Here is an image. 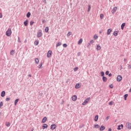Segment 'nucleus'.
Masks as SVG:
<instances>
[{
    "label": "nucleus",
    "mask_w": 131,
    "mask_h": 131,
    "mask_svg": "<svg viewBox=\"0 0 131 131\" xmlns=\"http://www.w3.org/2000/svg\"><path fill=\"white\" fill-rule=\"evenodd\" d=\"M6 34L7 35V36H11V34H12V30H11V29L9 28L6 33Z\"/></svg>",
    "instance_id": "nucleus-1"
},
{
    "label": "nucleus",
    "mask_w": 131,
    "mask_h": 131,
    "mask_svg": "<svg viewBox=\"0 0 131 131\" xmlns=\"http://www.w3.org/2000/svg\"><path fill=\"white\" fill-rule=\"evenodd\" d=\"M91 100V97H88L82 103L83 106L86 105Z\"/></svg>",
    "instance_id": "nucleus-2"
},
{
    "label": "nucleus",
    "mask_w": 131,
    "mask_h": 131,
    "mask_svg": "<svg viewBox=\"0 0 131 131\" xmlns=\"http://www.w3.org/2000/svg\"><path fill=\"white\" fill-rule=\"evenodd\" d=\"M126 127L128 128V129H131V123L130 122L126 123Z\"/></svg>",
    "instance_id": "nucleus-3"
},
{
    "label": "nucleus",
    "mask_w": 131,
    "mask_h": 131,
    "mask_svg": "<svg viewBox=\"0 0 131 131\" xmlns=\"http://www.w3.org/2000/svg\"><path fill=\"white\" fill-rule=\"evenodd\" d=\"M52 54H53V52H52V51H49L47 53L48 58H51V57H52Z\"/></svg>",
    "instance_id": "nucleus-4"
},
{
    "label": "nucleus",
    "mask_w": 131,
    "mask_h": 131,
    "mask_svg": "<svg viewBox=\"0 0 131 131\" xmlns=\"http://www.w3.org/2000/svg\"><path fill=\"white\" fill-rule=\"evenodd\" d=\"M121 80H122V77L120 75H118L117 77V81L119 82Z\"/></svg>",
    "instance_id": "nucleus-5"
},
{
    "label": "nucleus",
    "mask_w": 131,
    "mask_h": 131,
    "mask_svg": "<svg viewBox=\"0 0 131 131\" xmlns=\"http://www.w3.org/2000/svg\"><path fill=\"white\" fill-rule=\"evenodd\" d=\"M116 11H117V7H114L113 10H112V14H114V13H115Z\"/></svg>",
    "instance_id": "nucleus-6"
},
{
    "label": "nucleus",
    "mask_w": 131,
    "mask_h": 131,
    "mask_svg": "<svg viewBox=\"0 0 131 131\" xmlns=\"http://www.w3.org/2000/svg\"><path fill=\"white\" fill-rule=\"evenodd\" d=\"M57 128V126L56 125V124H52L51 125V129H55Z\"/></svg>",
    "instance_id": "nucleus-7"
},
{
    "label": "nucleus",
    "mask_w": 131,
    "mask_h": 131,
    "mask_svg": "<svg viewBox=\"0 0 131 131\" xmlns=\"http://www.w3.org/2000/svg\"><path fill=\"white\" fill-rule=\"evenodd\" d=\"M72 101H75L76 100H77V96L76 95H74L72 97Z\"/></svg>",
    "instance_id": "nucleus-8"
},
{
    "label": "nucleus",
    "mask_w": 131,
    "mask_h": 131,
    "mask_svg": "<svg viewBox=\"0 0 131 131\" xmlns=\"http://www.w3.org/2000/svg\"><path fill=\"white\" fill-rule=\"evenodd\" d=\"M42 35V33H41V32H39L37 33V37H40Z\"/></svg>",
    "instance_id": "nucleus-9"
},
{
    "label": "nucleus",
    "mask_w": 131,
    "mask_h": 131,
    "mask_svg": "<svg viewBox=\"0 0 131 131\" xmlns=\"http://www.w3.org/2000/svg\"><path fill=\"white\" fill-rule=\"evenodd\" d=\"M111 32H112V29H108L107 33V35H109V34H110V33H111Z\"/></svg>",
    "instance_id": "nucleus-10"
},
{
    "label": "nucleus",
    "mask_w": 131,
    "mask_h": 131,
    "mask_svg": "<svg viewBox=\"0 0 131 131\" xmlns=\"http://www.w3.org/2000/svg\"><path fill=\"white\" fill-rule=\"evenodd\" d=\"M47 119H48V118H47V117H44L43 118V119L42 120V123H45V122H46V121H47Z\"/></svg>",
    "instance_id": "nucleus-11"
},
{
    "label": "nucleus",
    "mask_w": 131,
    "mask_h": 131,
    "mask_svg": "<svg viewBox=\"0 0 131 131\" xmlns=\"http://www.w3.org/2000/svg\"><path fill=\"white\" fill-rule=\"evenodd\" d=\"M82 38H80L79 40L78 41V45H81V43H82Z\"/></svg>",
    "instance_id": "nucleus-12"
},
{
    "label": "nucleus",
    "mask_w": 131,
    "mask_h": 131,
    "mask_svg": "<svg viewBox=\"0 0 131 131\" xmlns=\"http://www.w3.org/2000/svg\"><path fill=\"white\" fill-rule=\"evenodd\" d=\"M101 49H102V47H101V46L97 45V48H96V50L97 51H100V50H101Z\"/></svg>",
    "instance_id": "nucleus-13"
},
{
    "label": "nucleus",
    "mask_w": 131,
    "mask_h": 131,
    "mask_svg": "<svg viewBox=\"0 0 131 131\" xmlns=\"http://www.w3.org/2000/svg\"><path fill=\"white\" fill-rule=\"evenodd\" d=\"M43 129H45V128H48V124H43L42 125Z\"/></svg>",
    "instance_id": "nucleus-14"
},
{
    "label": "nucleus",
    "mask_w": 131,
    "mask_h": 131,
    "mask_svg": "<svg viewBox=\"0 0 131 131\" xmlns=\"http://www.w3.org/2000/svg\"><path fill=\"white\" fill-rule=\"evenodd\" d=\"M120 127H121V128H120ZM121 128H123V124H121V125L118 126V129L119 130H120V129H121Z\"/></svg>",
    "instance_id": "nucleus-15"
},
{
    "label": "nucleus",
    "mask_w": 131,
    "mask_h": 131,
    "mask_svg": "<svg viewBox=\"0 0 131 131\" xmlns=\"http://www.w3.org/2000/svg\"><path fill=\"white\" fill-rule=\"evenodd\" d=\"M25 26H27L28 25V20L27 19L24 22Z\"/></svg>",
    "instance_id": "nucleus-16"
},
{
    "label": "nucleus",
    "mask_w": 131,
    "mask_h": 131,
    "mask_svg": "<svg viewBox=\"0 0 131 131\" xmlns=\"http://www.w3.org/2000/svg\"><path fill=\"white\" fill-rule=\"evenodd\" d=\"M6 95V92L3 91L1 93V97H5Z\"/></svg>",
    "instance_id": "nucleus-17"
},
{
    "label": "nucleus",
    "mask_w": 131,
    "mask_h": 131,
    "mask_svg": "<svg viewBox=\"0 0 131 131\" xmlns=\"http://www.w3.org/2000/svg\"><path fill=\"white\" fill-rule=\"evenodd\" d=\"M98 119H99V116L98 115L95 116V119H94L95 121H98Z\"/></svg>",
    "instance_id": "nucleus-18"
},
{
    "label": "nucleus",
    "mask_w": 131,
    "mask_h": 131,
    "mask_svg": "<svg viewBox=\"0 0 131 131\" xmlns=\"http://www.w3.org/2000/svg\"><path fill=\"white\" fill-rule=\"evenodd\" d=\"M124 26H125V23H123L121 26L122 30H123V28H124Z\"/></svg>",
    "instance_id": "nucleus-19"
},
{
    "label": "nucleus",
    "mask_w": 131,
    "mask_h": 131,
    "mask_svg": "<svg viewBox=\"0 0 131 131\" xmlns=\"http://www.w3.org/2000/svg\"><path fill=\"white\" fill-rule=\"evenodd\" d=\"M113 35H114L115 36H117V35H118V32H117V31H115V32L113 33Z\"/></svg>",
    "instance_id": "nucleus-20"
},
{
    "label": "nucleus",
    "mask_w": 131,
    "mask_h": 131,
    "mask_svg": "<svg viewBox=\"0 0 131 131\" xmlns=\"http://www.w3.org/2000/svg\"><path fill=\"white\" fill-rule=\"evenodd\" d=\"M79 88H80V85L79 84V83L76 84L75 85V88L79 89Z\"/></svg>",
    "instance_id": "nucleus-21"
},
{
    "label": "nucleus",
    "mask_w": 131,
    "mask_h": 131,
    "mask_svg": "<svg viewBox=\"0 0 131 131\" xmlns=\"http://www.w3.org/2000/svg\"><path fill=\"white\" fill-rule=\"evenodd\" d=\"M104 129H105V126L102 125L100 128V130L102 131L104 130Z\"/></svg>",
    "instance_id": "nucleus-22"
},
{
    "label": "nucleus",
    "mask_w": 131,
    "mask_h": 131,
    "mask_svg": "<svg viewBox=\"0 0 131 131\" xmlns=\"http://www.w3.org/2000/svg\"><path fill=\"white\" fill-rule=\"evenodd\" d=\"M61 45H62V43H61V42H58L56 44V48H58V47H60V46H61Z\"/></svg>",
    "instance_id": "nucleus-23"
},
{
    "label": "nucleus",
    "mask_w": 131,
    "mask_h": 131,
    "mask_svg": "<svg viewBox=\"0 0 131 131\" xmlns=\"http://www.w3.org/2000/svg\"><path fill=\"white\" fill-rule=\"evenodd\" d=\"M19 102V99H17L14 101V105L16 106L17 105V103Z\"/></svg>",
    "instance_id": "nucleus-24"
},
{
    "label": "nucleus",
    "mask_w": 131,
    "mask_h": 131,
    "mask_svg": "<svg viewBox=\"0 0 131 131\" xmlns=\"http://www.w3.org/2000/svg\"><path fill=\"white\" fill-rule=\"evenodd\" d=\"M35 61L36 64H38V63H39V60L38 59V58H35Z\"/></svg>",
    "instance_id": "nucleus-25"
},
{
    "label": "nucleus",
    "mask_w": 131,
    "mask_h": 131,
    "mask_svg": "<svg viewBox=\"0 0 131 131\" xmlns=\"http://www.w3.org/2000/svg\"><path fill=\"white\" fill-rule=\"evenodd\" d=\"M38 43H39V42L37 40L35 41L34 45L35 46H38Z\"/></svg>",
    "instance_id": "nucleus-26"
},
{
    "label": "nucleus",
    "mask_w": 131,
    "mask_h": 131,
    "mask_svg": "<svg viewBox=\"0 0 131 131\" xmlns=\"http://www.w3.org/2000/svg\"><path fill=\"white\" fill-rule=\"evenodd\" d=\"M103 81L104 82H106L107 81V78L105 77H102Z\"/></svg>",
    "instance_id": "nucleus-27"
},
{
    "label": "nucleus",
    "mask_w": 131,
    "mask_h": 131,
    "mask_svg": "<svg viewBox=\"0 0 131 131\" xmlns=\"http://www.w3.org/2000/svg\"><path fill=\"white\" fill-rule=\"evenodd\" d=\"M127 97H128V94H125V95L124 96V98L125 101H126V98H127Z\"/></svg>",
    "instance_id": "nucleus-28"
},
{
    "label": "nucleus",
    "mask_w": 131,
    "mask_h": 131,
    "mask_svg": "<svg viewBox=\"0 0 131 131\" xmlns=\"http://www.w3.org/2000/svg\"><path fill=\"white\" fill-rule=\"evenodd\" d=\"M31 15V13H30V12H28L27 14V18H29V17H30Z\"/></svg>",
    "instance_id": "nucleus-29"
},
{
    "label": "nucleus",
    "mask_w": 131,
    "mask_h": 131,
    "mask_svg": "<svg viewBox=\"0 0 131 131\" xmlns=\"http://www.w3.org/2000/svg\"><path fill=\"white\" fill-rule=\"evenodd\" d=\"M14 54H15V51L14 50H12L10 52V55H14Z\"/></svg>",
    "instance_id": "nucleus-30"
},
{
    "label": "nucleus",
    "mask_w": 131,
    "mask_h": 131,
    "mask_svg": "<svg viewBox=\"0 0 131 131\" xmlns=\"http://www.w3.org/2000/svg\"><path fill=\"white\" fill-rule=\"evenodd\" d=\"M95 128H99L100 127V126L98 124L94 125Z\"/></svg>",
    "instance_id": "nucleus-31"
},
{
    "label": "nucleus",
    "mask_w": 131,
    "mask_h": 131,
    "mask_svg": "<svg viewBox=\"0 0 131 131\" xmlns=\"http://www.w3.org/2000/svg\"><path fill=\"white\" fill-rule=\"evenodd\" d=\"M45 32H49V27H46L45 28Z\"/></svg>",
    "instance_id": "nucleus-32"
},
{
    "label": "nucleus",
    "mask_w": 131,
    "mask_h": 131,
    "mask_svg": "<svg viewBox=\"0 0 131 131\" xmlns=\"http://www.w3.org/2000/svg\"><path fill=\"white\" fill-rule=\"evenodd\" d=\"M6 126H8V127L10 126V122H6Z\"/></svg>",
    "instance_id": "nucleus-33"
},
{
    "label": "nucleus",
    "mask_w": 131,
    "mask_h": 131,
    "mask_svg": "<svg viewBox=\"0 0 131 131\" xmlns=\"http://www.w3.org/2000/svg\"><path fill=\"white\" fill-rule=\"evenodd\" d=\"M91 5H89L88 6V12H90V11H91Z\"/></svg>",
    "instance_id": "nucleus-34"
},
{
    "label": "nucleus",
    "mask_w": 131,
    "mask_h": 131,
    "mask_svg": "<svg viewBox=\"0 0 131 131\" xmlns=\"http://www.w3.org/2000/svg\"><path fill=\"white\" fill-rule=\"evenodd\" d=\"M100 18H101V19H103V18L104 17V14H100Z\"/></svg>",
    "instance_id": "nucleus-35"
},
{
    "label": "nucleus",
    "mask_w": 131,
    "mask_h": 131,
    "mask_svg": "<svg viewBox=\"0 0 131 131\" xmlns=\"http://www.w3.org/2000/svg\"><path fill=\"white\" fill-rule=\"evenodd\" d=\"M94 39H97L98 35H95L94 36Z\"/></svg>",
    "instance_id": "nucleus-36"
},
{
    "label": "nucleus",
    "mask_w": 131,
    "mask_h": 131,
    "mask_svg": "<svg viewBox=\"0 0 131 131\" xmlns=\"http://www.w3.org/2000/svg\"><path fill=\"white\" fill-rule=\"evenodd\" d=\"M4 103H3V102H0V108H2V106H3Z\"/></svg>",
    "instance_id": "nucleus-37"
},
{
    "label": "nucleus",
    "mask_w": 131,
    "mask_h": 131,
    "mask_svg": "<svg viewBox=\"0 0 131 131\" xmlns=\"http://www.w3.org/2000/svg\"><path fill=\"white\" fill-rule=\"evenodd\" d=\"M34 24V21H31L30 22V25H33Z\"/></svg>",
    "instance_id": "nucleus-38"
},
{
    "label": "nucleus",
    "mask_w": 131,
    "mask_h": 131,
    "mask_svg": "<svg viewBox=\"0 0 131 131\" xmlns=\"http://www.w3.org/2000/svg\"><path fill=\"white\" fill-rule=\"evenodd\" d=\"M101 76H103V77L105 73H104V72H101Z\"/></svg>",
    "instance_id": "nucleus-39"
},
{
    "label": "nucleus",
    "mask_w": 131,
    "mask_h": 131,
    "mask_svg": "<svg viewBox=\"0 0 131 131\" xmlns=\"http://www.w3.org/2000/svg\"><path fill=\"white\" fill-rule=\"evenodd\" d=\"M70 35H71V32H69L67 34V36H70Z\"/></svg>",
    "instance_id": "nucleus-40"
},
{
    "label": "nucleus",
    "mask_w": 131,
    "mask_h": 131,
    "mask_svg": "<svg viewBox=\"0 0 131 131\" xmlns=\"http://www.w3.org/2000/svg\"><path fill=\"white\" fill-rule=\"evenodd\" d=\"M63 47L64 48H67V44H66V43L63 44Z\"/></svg>",
    "instance_id": "nucleus-41"
},
{
    "label": "nucleus",
    "mask_w": 131,
    "mask_h": 131,
    "mask_svg": "<svg viewBox=\"0 0 131 131\" xmlns=\"http://www.w3.org/2000/svg\"><path fill=\"white\" fill-rule=\"evenodd\" d=\"M77 70H78V68H75L74 69V71H77Z\"/></svg>",
    "instance_id": "nucleus-42"
},
{
    "label": "nucleus",
    "mask_w": 131,
    "mask_h": 131,
    "mask_svg": "<svg viewBox=\"0 0 131 131\" xmlns=\"http://www.w3.org/2000/svg\"><path fill=\"white\" fill-rule=\"evenodd\" d=\"M10 98H7L6 99V101H7V102H9V101H10Z\"/></svg>",
    "instance_id": "nucleus-43"
},
{
    "label": "nucleus",
    "mask_w": 131,
    "mask_h": 131,
    "mask_svg": "<svg viewBox=\"0 0 131 131\" xmlns=\"http://www.w3.org/2000/svg\"><path fill=\"white\" fill-rule=\"evenodd\" d=\"M113 103H114L113 101H111L109 102L108 104H109V105H113Z\"/></svg>",
    "instance_id": "nucleus-44"
},
{
    "label": "nucleus",
    "mask_w": 131,
    "mask_h": 131,
    "mask_svg": "<svg viewBox=\"0 0 131 131\" xmlns=\"http://www.w3.org/2000/svg\"><path fill=\"white\" fill-rule=\"evenodd\" d=\"M110 88H111V89H113V84H110Z\"/></svg>",
    "instance_id": "nucleus-45"
},
{
    "label": "nucleus",
    "mask_w": 131,
    "mask_h": 131,
    "mask_svg": "<svg viewBox=\"0 0 131 131\" xmlns=\"http://www.w3.org/2000/svg\"><path fill=\"white\" fill-rule=\"evenodd\" d=\"M41 66H42V63H40V64L39 65V69L41 68Z\"/></svg>",
    "instance_id": "nucleus-46"
},
{
    "label": "nucleus",
    "mask_w": 131,
    "mask_h": 131,
    "mask_svg": "<svg viewBox=\"0 0 131 131\" xmlns=\"http://www.w3.org/2000/svg\"><path fill=\"white\" fill-rule=\"evenodd\" d=\"M105 74H106V75H108V74H109V71H106Z\"/></svg>",
    "instance_id": "nucleus-47"
},
{
    "label": "nucleus",
    "mask_w": 131,
    "mask_h": 131,
    "mask_svg": "<svg viewBox=\"0 0 131 131\" xmlns=\"http://www.w3.org/2000/svg\"><path fill=\"white\" fill-rule=\"evenodd\" d=\"M91 43H94V40H91L90 41Z\"/></svg>",
    "instance_id": "nucleus-48"
},
{
    "label": "nucleus",
    "mask_w": 131,
    "mask_h": 131,
    "mask_svg": "<svg viewBox=\"0 0 131 131\" xmlns=\"http://www.w3.org/2000/svg\"><path fill=\"white\" fill-rule=\"evenodd\" d=\"M18 42H21V40H20V38H19V37L18 39Z\"/></svg>",
    "instance_id": "nucleus-49"
},
{
    "label": "nucleus",
    "mask_w": 131,
    "mask_h": 131,
    "mask_svg": "<svg viewBox=\"0 0 131 131\" xmlns=\"http://www.w3.org/2000/svg\"><path fill=\"white\" fill-rule=\"evenodd\" d=\"M108 76H109V77H111V76H112V74H109Z\"/></svg>",
    "instance_id": "nucleus-50"
},
{
    "label": "nucleus",
    "mask_w": 131,
    "mask_h": 131,
    "mask_svg": "<svg viewBox=\"0 0 131 131\" xmlns=\"http://www.w3.org/2000/svg\"><path fill=\"white\" fill-rule=\"evenodd\" d=\"M3 17V14L0 13V18H2Z\"/></svg>",
    "instance_id": "nucleus-51"
},
{
    "label": "nucleus",
    "mask_w": 131,
    "mask_h": 131,
    "mask_svg": "<svg viewBox=\"0 0 131 131\" xmlns=\"http://www.w3.org/2000/svg\"><path fill=\"white\" fill-rule=\"evenodd\" d=\"M80 54H81L80 52H78V56H80Z\"/></svg>",
    "instance_id": "nucleus-52"
},
{
    "label": "nucleus",
    "mask_w": 131,
    "mask_h": 131,
    "mask_svg": "<svg viewBox=\"0 0 131 131\" xmlns=\"http://www.w3.org/2000/svg\"><path fill=\"white\" fill-rule=\"evenodd\" d=\"M106 119V120H108L109 119V116L107 117Z\"/></svg>",
    "instance_id": "nucleus-53"
},
{
    "label": "nucleus",
    "mask_w": 131,
    "mask_h": 131,
    "mask_svg": "<svg viewBox=\"0 0 131 131\" xmlns=\"http://www.w3.org/2000/svg\"><path fill=\"white\" fill-rule=\"evenodd\" d=\"M108 131H112V129H111V128L108 129Z\"/></svg>",
    "instance_id": "nucleus-54"
},
{
    "label": "nucleus",
    "mask_w": 131,
    "mask_h": 131,
    "mask_svg": "<svg viewBox=\"0 0 131 131\" xmlns=\"http://www.w3.org/2000/svg\"><path fill=\"white\" fill-rule=\"evenodd\" d=\"M42 23H46V20H43L42 21Z\"/></svg>",
    "instance_id": "nucleus-55"
},
{
    "label": "nucleus",
    "mask_w": 131,
    "mask_h": 131,
    "mask_svg": "<svg viewBox=\"0 0 131 131\" xmlns=\"http://www.w3.org/2000/svg\"><path fill=\"white\" fill-rule=\"evenodd\" d=\"M129 92L130 93H131V88L130 89Z\"/></svg>",
    "instance_id": "nucleus-56"
},
{
    "label": "nucleus",
    "mask_w": 131,
    "mask_h": 131,
    "mask_svg": "<svg viewBox=\"0 0 131 131\" xmlns=\"http://www.w3.org/2000/svg\"><path fill=\"white\" fill-rule=\"evenodd\" d=\"M29 77H31V75H29Z\"/></svg>",
    "instance_id": "nucleus-57"
},
{
    "label": "nucleus",
    "mask_w": 131,
    "mask_h": 131,
    "mask_svg": "<svg viewBox=\"0 0 131 131\" xmlns=\"http://www.w3.org/2000/svg\"><path fill=\"white\" fill-rule=\"evenodd\" d=\"M128 68H131L130 66H129Z\"/></svg>",
    "instance_id": "nucleus-58"
},
{
    "label": "nucleus",
    "mask_w": 131,
    "mask_h": 131,
    "mask_svg": "<svg viewBox=\"0 0 131 131\" xmlns=\"http://www.w3.org/2000/svg\"><path fill=\"white\" fill-rule=\"evenodd\" d=\"M99 33H101V32H100Z\"/></svg>",
    "instance_id": "nucleus-59"
}]
</instances>
